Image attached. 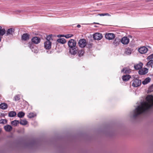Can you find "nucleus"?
Masks as SVG:
<instances>
[{"instance_id":"obj_27","label":"nucleus","mask_w":153,"mask_h":153,"mask_svg":"<svg viewBox=\"0 0 153 153\" xmlns=\"http://www.w3.org/2000/svg\"><path fill=\"white\" fill-rule=\"evenodd\" d=\"M25 115V114L22 111H20L17 114V116L20 118H22Z\"/></svg>"},{"instance_id":"obj_14","label":"nucleus","mask_w":153,"mask_h":153,"mask_svg":"<svg viewBox=\"0 0 153 153\" xmlns=\"http://www.w3.org/2000/svg\"><path fill=\"white\" fill-rule=\"evenodd\" d=\"M6 33V30L5 29L2 28L0 26V42L1 39V36H3Z\"/></svg>"},{"instance_id":"obj_20","label":"nucleus","mask_w":153,"mask_h":153,"mask_svg":"<svg viewBox=\"0 0 153 153\" xmlns=\"http://www.w3.org/2000/svg\"><path fill=\"white\" fill-rule=\"evenodd\" d=\"M7 104L4 103H2L0 104V108L2 109H5L7 108Z\"/></svg>"},{"instance_id":"obj_33","label":"nucleus","mask_w":153,"mask_h":153,"mask_svg":"<svg viewBox=\"0 0 153 153\" xmlns=\"http://www.w3.org/2000/svg\"><path fill=\"white\" fill-rule=\"evenodd\" d=\"M51 35H49L47 36V40L48 41H51V40H52V39H51Z\"/></svg>"},{"instance_id":"obj_12","label":"nucleus","mask_w":153,"mask_h":153,"mask_svg":"<svg viewBox=\"0 0 153 153\" xmlns=\"http://www.w3.org/2000/svg\"><path fill=\"white\" fill-rule=\"evenodd\" d=\"M14 30L15 29L13 28H10V29H8L6 31V35H12L14 33Z\"/></svg>"},{"instance_id":"obj_29","label":"nucleus","mask_w":153,"mask_h":153,"mask_svg":"<svg viewBox=\"0 0 153 153\" xmlns=\"http://www.w3.org/2000/svg\"><path fill=\"white\" fill-rule=\"evenodd\" d=\"M153 65V60H150L147 63V65L148 66H151L152 68V66Z\"/></svg>"},{"instance_id":"obj_35","label":"nucleus","mask_w":153,"mask_h":153,"mask_svg":"<svg viewBox=\"0 0 153 153\" xmlns=\"http://www.w3.org/2000/svg\"><path fill=\"white\" fill-rule=\"evenodd\" d=\"M153 59V54H152L149 56L147 58V59Z\"/></svg>"},{"instance_id":"obj_36","label":"nucleus","mask_w":153,"mask_h":153,"mask_svg":"<svg viewBox=\"0 0 153 153\" xmlns=\"http://www.w3.org/2000/svg\"><path fill=\"white\" fill-rule=\"evenodd\" d=\"M6 122V120L2 119L0 120V123H4Z\"/></svg>"},{"instance_id":"obj_38","label":"nucleus","mask_w":153,"mask_h":153,"mask_svg":"<svg viewBox=\"0 0 153 153\" xmlns=\"http://www.w3.org/2000/svg\"><path fill=\"white\" fill-rule=\"evenodd\" d=\"M97 15H99L100 16H105V13L100 14H98Z\"/></svg>"},{"instance_id":"obj_24","label":"nucleus","mask_w":153,"mask_h":153,"mask_svg":"<svg viewBox=\"0 0 153 153\" xmlns=\"http://www.w3.org/2000/svg\"><path fill=\"white\" fill-rule=\"evenodd\" d=\"M16 115V113L14 111H10L8 114V116L10 117H14Z\"/></svg>"},{"instance_id":"obj_9","label":"nucleus","mask_w":153,"mask_h":153,"mask_svg":"<svg viewBox=\"0 0 153 153\" xmlns=\"http://www.w3.org/2000/svg\"><path fill=\"white\" fill-rule=\"evenodd\" d=\"M129 42V39L126 37H123L121 40V42L124 45L127 44Z\"/></svg>"},{"instance_id":"obj_23","label":"nucleus","mask_w":153,"mask_h":153,"mask_svg":"<svg viewBox=\"0 0 153 153\" xmlns=\"http://www.w3.org/2000/svg\"><path fill=\"white\" fill-rule=\"evenodd\" d=\"M131 51L129 48H126L125 51V54L126 55H130L131 54Z\"/></svg>"},{"instance_id":"obj_39","label":"nucleus","mask_w":153,"mask_h":153,"mask_svg":"<svg viewBox=\"0 0 153 153\" xmlns=\"http://www.w3.org/2000/svg\"><path fill=\"white\" fill-rule=\"evenodd\" d=\"M105 16H111L108 13H105Z\"/></svg>"},{"instance_id":"obj_26","label":"nucleus","mask_w":153,"mask_h":153,"mask_svg":"<svg viewBox=\"0 0 153 153\" xmlns=\"http://www.w3.org/2000/svg\"><path fill=\"white\" fill-rule=\"evenodd\" d=\"M27 123V121L25 119L21 120L20 122V123L23 125H25Z\"/></svg>"},{"instance_id":"obj_15","label":"nucleus","mask_w":153,"mask_h":153,"mask_svg":"<svg viewBox=\"0 0 153 153\" xmlns=\"http://www.w3.org/2000/svg\"><path fill=\"white\" fill-rule=\"evenodd\" d=\"M29 47L32 50V51L34 52H36L37 51L36 49V48L35 46L33 44L29 43Z\"/></svg>"},{"instance_id":"obj_3","label":"nucleus","mask_w":153,"mask_h":153,"mask_svg":"<svg viewBox=\"0 0 153 153\" xmlns=\"http://www.w3.org/2000/svg\"><path fill=\"white\" fill-rule=\"evenodd\" d=\"M141 84V81L137 79H134L133 81L132 85L134 87H137Z\"/></svg>"},{"instance_id":"obj_17","label":"nucleus","mask_w":153,"mask_h":153,"mask_svg":"<svg viewBox=\"0 0 153 153\" xmlns=\"http://www.w3.org/2000/svg\"><path fill=\"white\" fill-rule=\"evenodd\" d=\"M131 72V71L130 69L127 68H125L123 69L121 71L122 73H123L125 74H129Z\"/></svg>"},{"instance_id":"obj_11","label":"nucleus","mask_w":153,"mask_h":153,"mask_svg":"<svg viewBox=\"0 0 153 153\" xmlns=\"http://www.w3.org/2000/svg\"><path fill=\"white\" fill-rule=\"evenodd\" d=\"M32 41L34 43L37 44L40 42V39L38 37H34L32 39Z\"/></svg>"},{"instance_id":"obj_31","label":"nucleus","mask_w":153,"mask_h":153,"mask_svg":"<svg viewBox=\"0 0 153 153\" xmlns=\"http://www.w3.org/2000/svg\"><path fill=\"white\" fill-rule=\"evenodd\" d=\"M36 116V114L33 113H30L29 114L27 117L29 118H31Z\"/></svg>"},{"instance_id":"obj_13","label":"nucleus","mask_w":153,"mask_h":153,"mask_svg":"<svg viewBox=\"0 0 153 153\" xmlns=\"http://www.w3.org/2000/svg\"><path fill=\"white\" fill-rule=\"evenodd\" d=\"M143 64L141 62H140L134 65V68L135 69L138 70L140 69L142 67Z\"/></svg>"},{"instance_id":"obj_34","label":"nucleus","mask_w":153,"mask_h":153,"mask_svg":"<svg viewBox=\"0 0 153 153\" xmlns=\"http://www.w3.org/2000/svg\"><path fill=\"white\" fill-rule=\"evenodd\" d=\"M14 100L16 101L19 100L20 99L19 97L17 96H16L14 97Z\"/></svg>"},{"instance_id":"obj_22","label":"nucleus","mask_w":153,"mask_h":153,"mask_svg":"<svg viewBox=\"0 0 153 153\" xmlns=\"http://www.w3.org/2000/svg\"><path fill=\"white\" fill-rule=\"evenodd\" d=\"M151 80V78L149 77H147L146 78L144 81L142 82V83L143 85H146Z\"/></svg>"},{"instance_id":"obj_30","label":"nucleus","mask_w":153,"mask_h":153,"mask_svg":"<svg viewBox=\"0 0 153 153\" xmlns=\"http://www.w3.org/2000/svg\"><path fill=\"white\" fill-rule=\"evenodd\" d=\"M19 123V121L18 120H15L11 122V124L15 126H17Z\"/></svg>"},{"instance_id":"obj_16","label":"nucleus","mask_w":153,"mask_h":153,"mask_svg":"<svg viewBox=\"0 0 153 153\" xmlns=\"http://www.w3.org/2000/svg\"><path fill=\"white\" fill-rule=\"evenodd\" d=\"M22 39L25 41L29 39V36L27 33H24L22 36Z\"/></svg>"},{"instance_id":"obj_21","label":"nucleus","mask_w":153,"mask_h":153,"mask_svg":"<svg viewBox=\"0 0 153 153\" xmlns=\"http://www.w3.org/2000/svg\"><path fill=\"white\" fill-rule=\"evenodd\" d=\"M73 36V35L71 34H68L65 35H58V37H65L66 38H68L72 37Z\"/></svg>"},{"instance_id":"obj_5","label":"nucleus","mask_w":153,"mask_h":153,"mask_svg":"<svg viewBox=\"0 0 153 153\" xmlns=\"http://www.w3.org/2000/svg\"><path fill=\"white\" fill-rule=\"evenodd\" d=\"M103 37L102 34L99 33H94L93 35V37L95 40H99L101 39Z\"/></svg>"},{"instance_id":"obj_40","label":"nucleus","mask_w":153,"mask_h":153,"mask_svg":"<svg viewBox=\"0 0 153 153\" xmlns=\"http://www.w3.org/2000/svg\"><path fill=\"white\" fill-rule=\"evenodd\" d=\"M77 27H78V28H79L81 27V25H78L77 26Z\"/></svg>"},{"instance_id":"obj_1","label":"nucleus","mask_w":153,"mask_h":153,"mask_svg":"<svg viewBox=\"0 0 153 153\" xmlns=\"http://www.w3.org/2000/svg\"><path fill=\"white\" fill-rule=\"evenodd\" d=\"M146 101L141 102L134 111V117L147 112L153 105V96L149 95L146 97Z\"/></svg>"},{"instance_id":"obj_25","label":"nucleus","mask_w":153,"mask_h":153,"mask_svg":"<svg viewBox=\"0 0 153 153\" xmlns=\"http://www.w3.org/2000/svg\"><path fill=\"white\" fill-rule=\"evenodd\" d=\"M57 41L62 44H64L66 42L65 39L63 38H59L57 39Z\"/></svg>"},{"instance_id":"obj_4","label":"nucleus","mask_w":153,"mask_h":153,"mask_svg":"<svg viewBox=\"0 0 153 153\" xmlns=\"http://www.w3.org/2000/svg\"><path fill=\"white\" fill-rule=\"evenodd\" d=\"M79 46L82 48L85 47L86 45V40L85 39H80L78 42Z\"/></svg>"},{"instance_id":"obj_37","label":"nucleus","mask_w":153,"mask_h":153,"mask_svg":"<svg viewBox=\"0 0 153 153\" xmlns=\"http://www.w3.org/2000/svg\"><path fill=\"white\" fill-rule=\"evenodd\" d=\"M149 90L151 92L153 91V85H151L149 88Z\"/></svg>"},{"instance_id":"obj_7","label":"nucleus","mask_w":153,"mask_h":153,"mask_svg":"<svg viewBox=\"0 0 153 153\" xmlns=\"http://www.w3.org/2000/svg\"><path fill=\"white\" fill-rule=\"evenodd\" d=\"M148 51V49L146 47L143 46L141 47L138 49V51L141 53H145Z\"/></svg>"},{"instance_id":"obj_19","label":"nucleus","mask_w":153,"mask_h":153,"mask_svg":"<svg viewBox=\"0 0 153 153\" xmlns=\"http://www.w3.org/2000/svg\"><path fill=\"white\" fill-rule=\"evenodd\" d=\"M130 78L131 76L130 75H126L123 76L122 79L123 81H128Z\"/></svg>"},{"instance_id":"obj_10","label":"nucleus","mask_w":153,"mask_h":153,"mask_svg":"<svg viewBox=\"0 0 153 153\" xmlns=\"http://www.w3.org/2000/svg\"><path fill=\"white\" fill-rule=\"evenodd\" d=\"M148 72V69L146 68H144L140 70L139 71L138 73L139 74L143 75H144Z\"/></svg>"},{"instance_id":"obj_6","label":"nucleus","mask_w":153,"mask_h":153,"mask_svg":"<svg viewBox=\"0 0 153 153\" xmlns=\"http://www.w3.org/2000/svg\"><path fill=\"white\" fill-rule=\"evenodd\" d=\"M105 38L109 40L113 39L115 37V35L112 33H106L105 36Z\"/></svg>"},{"instance_id":"obj_32","label":"nucleus","mask_w":153,"mask_h":153,"mask_svg":"<svg viewBox=\"0 0 153 153\" xmlns=\"http://www.w3.org/2000/svg\"><path fill=\"white\" fill-rule=\"evenodd\" d=\"M84 53V51L82 50L78 52V54L79 56H82Z\"/></svg>"},{"instance_id":"obj_41","label":"nucleus","mask_w":153,"mask_h":153,"mask_svg":"<svg viewBox=\"0 0 153 153\" xmlns=\"http://www.w3.org/2000/svg\"><path fill=\"white\" fill-rule=\"evenodd\" d=\"M94 24H99V23H95V22H94Z\"/></svg>"},{"instance_id":"obj_18","label":"nucleus","mask_w":153,"mask_h":153,"mask_svg":"<svg viewBox=\"0 0 153 153\" xmlns=\"http://www.w3.org/2000/svg\"><path fill=\"white\" fill-rule=\"evenodd\" d=\"M4 129L6 131L9 132L11 131L12 129V127L10 125H7L4 127Z\"/></svg>"},{"instance_id":"obj_28","label":"nucleus","mask_w":153,"mask_h":153,"mask_svg":"<svg viewBox=\"0 0 153 153\" xmlns=\"http://www.w3.org/2000/svg\"><path fill=\"white\" fill-rule=\"evenodd\" d=\"M120 42V41L119 39H114L113 43L115 46H117L119 45Z\"/></svg>"},{"instance_id":"obj_2","label":"nucleus","mask_w":153,"mask_h":153,"mask_svg":"<svg viewBox=\"0 0 153 153\" xmlns=\"http://www.w3.org/2000/svg\"><path fill=\"white\" fill-rule=\"evenodd\" d=\"M76 45V42L74 39H71L68 42V45L70 48L69 52L71 54L75 55L77 53Z\"/></svg>"},{"instance_id":"obj_8","label":"nucleus","mask_w":153,"mask_h":153,"mask_svg":"<svg viewBox=\"0 0 153 153\" xmlns=\"http://www.w3.org/2000/svg\"><path fill=\"white\" fill-rule=\"evenodd\" d=\"M51 41H46L44 43V47L47 49H49L51 48Z\"/></svg>"}]
</instances>
